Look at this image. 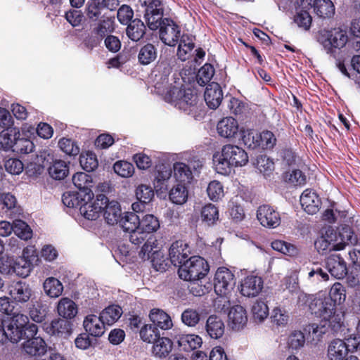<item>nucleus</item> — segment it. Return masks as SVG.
I'll list each match as a JSON object with an SVG mask.
<instances>
[{
  "instance_id": "1",
  "label": "nucleus",
  "mask_w": 360,
  "mask_h": 360,
  "mask_svg": "<svg viewBox=\"0 0 360 360\" xmlns=\"http://www.w3.org/2000/svg\"><path fill=\"white\" fill-rule=\"evenodd\" d=\"M309 309L312 314L324 322V326L333 330H338L343 323L342 314L337 310L334 302L327 296L316 297L309 304Z\"/></svg>"
},
{
  "instance_id": "2",
  "label": "nucleus",
  "mask_w": 360,
  "mask_h": 360,
  "mask_svg": "<svg viewBox=\"0 0 360 360\" xmlns=\"http://www.w3.org/2000/svg\"><path fill=\"white\" fill-rule=\"evenodd\" d=\"M248 155L244 149L232 144L223 146L221 155L214 160L216 171L223 175L229 174L233 167H243L248 162Z\"/></svg>"
},
{
  "instance_id": "3",
  "label": "nucleus",
  "mask_w": 360,
  "mask_h": 360,
  "mask_svg": "<svg viewBox=\"0 0 360 360\" xmlns=\"http://www.w3.org/2000/svg\"><path fill=\"white\" fill-rule=\"evenodd\" d=\"M208 271L207 262L201 257L193 256L179 266L178 274L181 279L193 282L190 286L191 292L195 296H200L204 293V290L202 288L197 290L195 288L197 283L195 281L205 277Z\"/></svg>"
},
{
  "instance_id": "4",
  "label": "nucleus",
  "mask_w": 360,
  "mask_h": 360,
  "mask_svg": "<svg viewBox=\"0 0 360 360\" xmlns=\"http://www.w3.org/2000/svg\"><path fill=\"white\" fill-rule=\"evenodd\" d=\"M167 102L171 103L175 107L193 114L198 108V98L193 90L191 89H181L176 85L170 86L165 94H161Z\"/></svg>"
},
{
  "instance_id": "5",
  "label": "nucleus",
  "mask_w": 360,
  "mask_h": 360,
  "mask_svg": "<svg viewBox=\"0 0 360 360\" xmlns=\"http://www.w3.org/2000/svg\"><path fill=\"white\" fill-rule=\"evenodd\" d=\"M176 63V59L173 57L162 58L156 66L155 89L158 94H165L170 86L174 85L169 82V76Z\"/></svg>"
},
{
  "instance_id": "6",
  "label": "nucleus",
  "mask_w": 360,
  "mask_h": 360,
  "mask_svg": "<svg viewBox=\"0 0 360 360\" xmlns=\"http://www.w3.org/2000/svg\"><path fill=\"white\" fill-rule=\"evenodd\" d=\"M319 41L328 53H333L334 49L343 48L348 41L347 32L340 28L322 30L319 36Z\"/></svg>"
},
{
  "instance_id": "7",
  "label": "nucleus",
  "mask_w": 360,
  "mask_h": 360,
  "mask_svg": "<svg viewBox=\"0 0 360 360\" xmlns=\"http://www.w3.org/2000/svg\"><path fill=\"white\" fill-rule=\"evenodd\" d=\"M235 276L226 267H219L214 276V291L220 296L228 295L235 285Z\"/></svg>"
},
{
  "instance_id": "8",
  "label": "nucleus",
  "mask_w": 360,
  "mask_h": 360,
  "mask_svg": "<svg viewBox=\"0 0 360 360\" xmlns=\"http://www.w3.org/2000/svg\"><path fill=\"white\" fill-rule=\"evenodd\" d=\"M159 29L160 39L167 46H174L181 37L179 26L169 18H164Z\"/></svg>"
},
{
  "instance_id": "9",
  "label": "nucleus",
  "mask_w": 360,
  "mask_h": 360,
  "mask_svg": "<svg viewBox=\"0 0 360 360\" xmlns=\"http://www.w3.org/2000/svg\"><path fill=\"white\" fill-rule=\"evenodd\" d=\"M163 8L160 0H152L146 8L144 18L148 27L156 30L162 25Z\"/></svg>"
},
{
  "instance_id": "10",
  "label": "nucleus",
  "mask_w": 360,
  "mask_h": 360,
  "mask_svg": "<svg viewBox=\"0 0 360 360\" xmlns=\"http://www.w3.org/2000/svg\"><path fill=\"white\" fill-rule=\"evenodd\" d=\"M257 218L262 226L275 229L281 224L280 214L272 207L264 205L258 207L257 211Z\"/></svg>"
},
{
  "instance_id": "11",
  "label": "nucleus",
  "mask_w": 360,
  "mask_h": 360,
  "mask_svg": "<svg viewBox=\"0 0 360 360\" xmlns=\"http://www.w3.org/2000/svg\"><path fill=\"white\" fill-rule=\"evenodd\" d=\"M105 195L103 194L98 195L95 200L81 202L79 207L80 214L88 220L97 219L103 207V203H105Z\"/></svg>"
},
{
  "instance_id": "12",
  "label": "nucleus",
  "mask_w": 360,
  "mask_h": 360,
  "mask_svg": "<svg viewBox=\"0 0 360 360\" xmlns=\"http://www.w3.org/2000/svg\"><path fill=\"white\" fill-rule=\"evenodd\" d=\"M248 314L245 309L240 305L232 307L228 313V325L236 331L243 329L248 323Z\"/></svg>"
},
{
  "instance_id": "13",
  "label": "nucleus",
  "mask_w": 360,
  "mask_h": 360,
  "mask_svg": "<svg viewBox=\"0 0 360 360\" xmlns=\"http://www.w3.org/2000/svg\"><path fill=\"white\" fill-rule=\"evenodd\" d=\"M263 288V281L261 277L250 275L246 276L240 285V293L248 297H256Z\"/></svg>"
},
{
  "instance_id": "14",
  "label": "nucleus",
  "mask_w": 360,
  "mask_h": 360,
  "mask_svg": "<svg viewBox=\"0 0 360 360\" xmlns=\"http://www.w3.org/2000/svg\"><path fill=\"white\" fill-rule=\"evenodd\" d=\"M191 250L187 243L182 240L174 242L169 250L171 262L174 266H181L190 255Z\"/></svg>"
},
{
  "instance_id": "15",
  "label": "nucleus",
  "mask_w": 360,
  "mask_h": 360,
  "mask_svg": "<svg viewBox=\"0 0 360 360\" xmlns=\"http://www.w3.org/2000/svg\"><path fill=\"white\" fill-rule=\"evenodd\" d=\"M9 295L14 302L25 303L31 299L33 291L28 283L18 281L9 287Z\"/></svg>"
},
{
  "instance_id": "16",
  "label": "nucleus",
  "mask_w": 360,
  "mask_h": 360,
  "mask_svg": "<svg viewBox=\"0 0 360 360\" xmlns=\"http://www.w3.org/2000/svg\"><path fill=\"white\" fill-rule=\"evenodd\" d=\"M105 201L107 202L103 203L102 210L105 222L112 226L119 224L122 217V212L120 203L116 200H109L106 196Z\"/></svg>"
},
{
  "instance_id": "17",
  "label": "nucleus",
  "mask_w": 360,
  "mask_h": 360,
  "mask_svg": "<svg viewBox=\"0 0 360 360\" xmlns=\"http://www.w3.org/2000/svg\"><path fill=\"white\" fill-rule=\"evenodd\" d=\"M326 268L330 275L337 278H343L347 273L346 263L339 255H331L326 259Z\"/></svg>"
},
{
  "instance_id": "18",
  "label": "nucleus",
  "mask_w": 360,
  "mask_h": 360,
  "mask_svg": "<svg viewBox=\"0 0 360 360\" xmlns=\"http://www.w3.org/2000/svg\"><path fill=\"white\" fill-rule=\"evenodd\" d=\"M217 130L220 136L226 139H233L238 134L239 124L233 117H226L217 123Z\"/></svg>"
},
{
  "instance_id": "19",
  "label": "nucleus",
  "mask_w": 360,
  "mask_h": 360,
  "mask_svg": "<svg viewBox=\"0 0 360 360\" xmlns=\"http://www.w3.org/2000/svg\"><path fill=\"white\" fill-rule=\"evenodd\" d=\"M172 175V168L165 165H160L155 167L153 185L157 191H166L169 188L168 182Z\"/></svg>"
},
{
  "instance_id": "20",
  "label": "nucleus",
  "mask_w": 360,
  "mask_h": 360,
  "mask_svg": "<svg viewBox=\"0 0 360 360\" xmlns=\"http://www.w3.org/2000/svg\"><path fill=\"white\" fill-rule=\"evenodd\" d=\"M300 204L306 212L314 214L319 210L321 200L314 191L306 189L300 196Z\"/></svg>"
},
{
  "instance_id": "21",
  "label": "nucleus",
  "mask_w": 360,
  "mask_h": 360,
  "mask_svg": "<svg viewBox=\"0 0 360 360\" xmlns=\"http://www.w3.org/2000/svg\"><path fill=\"white\" fill-rule=\"evenodd\" d=\"M205 101L211 109H217L223 99V92L219 84L212 82L206 87L204 94Z\"/></svg>"
},
{
  "instance_id": "22",
  "label": "nucleus",
  "mask_w": 360,
  "mask_h": 360,
  "mask_svg": "<svg viewBox=\"0 0 360 360\" xmlns=\"http://www.w3.org/2000/svg\"><path fill=\"white\" fill-rule=\"evenodd\" d=\"M105 323L101 316H97L94 314L86 316L84 320L83 326L89 335L94 337H101L105 332Z\"/></svg>"
},
{
  "instance_id": "23",
  "label": "nucleus",
  "mask_w": 360,
  "mask_h": 360,
  "mask_svg": "<svg viewBox=\"0 0 360 360\" xmlns=\"http://www.w3.org/2000/svg\"><path fill=\"white\" fill-rule=\"evenodd\" d=\"M149 319L153 322V326L161 330H167L173 327L171 316L162 309L158 308L151 309L149 314Z\"/></svg>"
},
{
  "instance_id": "24",
  "label": "nucleus",
  "mask_w": 360,
  "mask_h": 360,
  "mask_svg": "<svg viewBox=\"0 0 360 360\" xmlns=\"http://www.w3.org/2000/svg\"><path fill=\"white\" fill-rule=\"evenodd\" d=\"M176 339L178 346L185 352L196 349L202 344V338L195 334H181Z\"/></svg>"
},
{
  "instance_id": "25",
  "label": "nucleus",
  "mask_w": 360,
  "mask_h": 360,
  "mask_svg": "<svg viewBox=\"0 0 360 360\" xmlns=\"http://www.w3.org/2000/svg\"><path fill=\"white\" fill-rule=\"evenodd\" d=\"M152 354L158 358L164 359L172 352L173 342L167 337L160 335L153 342Z\"/></svg>"
},
{
  "instance_id": "26",
  "label": "nucleus",
  "mask_w": 360,
  "mask_h": 360,
  "mask_svg": "<svg viewBox=\"0 0 360 360\" xmlns=\"http://www.w3.org/2000/svg\"><path fill=\"white\" fill-rule=\"evenodd\" d=\"M206 331L210 338L219 339L224 333L225 326L222 319L215 315L210 316L205 326Z\"/></svg>"
},
{
  "instance_id": "27",
  "label": "nucleus",
  "mask_w": 360,
  "mask_h": 360,
  "mask_svg": "<svg viewBox=\"0 0 360 360\" xmlns=\"http://www.w3.org/2000/svg\"><path fill=\"white\" fill-rule=\"evenodd\" d=\"M74 185L80 191L85 193V195L89 200L94 195L91 188L93 186L92 177L84 172H77L72 176Z\"/></svg>"
},
{
  "instance_id": "28",
  "label": "nucleus",
  "mask_w": 360,
  "mask_h": 360,
  "mask_svg": "<svg viewBox=\"0 0 360 360\" xmlns=\"http://www.w3.org/2000/svg\"><path fill=\"white\" fill-rule=\"evenodd\" d=\"M348 353L345 342L336 339L330 342L328 347V358L329 360H342Z\"/></svg>"
},
{
  "instance_id": "29",
  "label": "nucleus",
  "mask_w": 360,
  "mask_h": 360,
  "mask_svg": "<svg viewBox=\"0 0 360 360\" xmlns=\"http://www.w3.org/2000/svg\"><path fill=\"white\" fill-rule=\"evenodd\" d=\"M23 349L30 355H42L46 352L45 342L40 337H35L27 340L23 343Z\"/></svg>"
},
{
  "instance_id": "30",
  "label": "nucleus",
  "mask_w": 360,
  "mask_h": 360,
  "mask_svg": "<svg viewBox=\"0 0 360 360\" xmlns=\"http://www.w3.org/2000/svg\"><path fill=\"white\" fill-rule=\"evenodd\" d=\"M57 311L60 316L65 319H72L77 314V307L72 300L63 297L58 302Z\"/></svg>"
},
{
  "instance_id": "31",
  "label": "nucleus",
  "mask_w": 360,
  "mask_h": 360,
  "mask_svg": "<svg viewBox=\"0 0 360 360\" xmlns=\"http://www.w3.org/2000/svg\"><path fill=\"white\" fill-rule=\"evenodd\" d=\"M270 321L276 328H285L290 321L288 312L281 307H275L270 314Z\"/></svg>"
},
{
  "instance_id": "32",
  "label": "nucleus",
  "mask_w": 360,
  "mask_h": 360,
  "mask_svg": "<svg viewBox=\"0 0 360 360\" xmlns=\"http://www.w3.org/2000/svg\"><path fill=\"white\" fill-rule=\"evenodd\" d=\"M43 288L45 293L51 298L58 297L63 291L62 283L54 277L47 278L43 283Z\"/></svg>"
},
{
  "instance_id": "33",
  "label": "nucleus",
  "mask_w": 360,
  "mask_h": 360,
  "mask_svg": "<svg viewBox=\"0 0 360 360\" xmlns=\"http://www.w3.org/2000/svg\"><path fill=\"white\" fill-rule=\"evenodd\" d=\"M314 12L321 18H330L335 13V6L330 0H314Z\"/></svg>"
},
{
  "instance_id": "34",
  "label": "nucleus",
  "mask_w": 360,
  "mask_h": 360,
  "mask_svg": "<svg viewBox=\"0 0 360 360\" xmlns=\"http://www.w3.org/2000/svg\"><path fill=\"white\" fill-rule=\"evenodd\" d=\"M146 32V26L139 19L132 20L127 28V34L128 37L134 41H138L144 36Z\"/></svg>"
},
{
  "instance_id": "35",
  "label": "nucleus",
  "mask_w": 360,
  "mask_h": 360,
  "mask_svg": "<svg viewBox=\"0 0 360 360\" xmlns=\"http://www.w3.org/2000/svg\"><path fill=\"white\" fill-rule=\"evenodd\" d=\"M119 224L125 232L129 233L139 228L140 218L135 212H125L124 215L122 217Z\"/></svg>"
},
{
  "instance_id": "36",
  "label": "nucleus",
  "mask_w": 360,
  "mask_h": 360,
  "mask_svg": "<svg viewBox=\"0 0 360 360\" xmlns=\"http://www.w3.org/2000/svg\"><path fill=\"white\" fill-rule=\"evenodd\" d=\"M179 41L177 56L181 60L185 61L188 59L191 52L194 49V43L188 35H182Z\"/></svg>"
},
{
  "instance_id": "37",
  "label": "nucleus",
  "mask_w": 360,
  "mask_h": 360,
  "mask_svg": "<svg viewBox=\"0 0 360 360\" xmlns=\"http://www.w3.org/2000/svg\"><path fill=\"white\" fill-rule=\"evenodd\" d=\"M315 248L317 251L321 254H326L331 250H341L344 249V245L342 243H334L331 240L326 238V236L319 237L314 243Z\"/></svg>"
},
{
  "instance_id": "38",
  "label": "nucleus",
  "mask_w": 360,
  "mask_h": 360,
  "mask_svg": "<svg viewBox=\"0 0 360 360\" xmlns=\"http://www.w3.org/2000/svg\"><path fill=\"white\" fill-rule=\"evenodd\" d=\"M251 311L255 321L258 323L263 322L269 314L267 304L262 300H257L253 303Z\"/></svg>"
},
{
  "instance_id": "39",
  "label": "nucleus",
  "mask_w": 360,
  "mask_h": 360,
  "mask_svg": "<svg viewBox=\"0 0 360 360\" xmlns=\"http://www.w3.org/2000/svg\"><path fill=\"white\" fill-rule=\"evenodd\" d=\"M69 169L66 162L61 160L53 161L49 167V174L54 179H64L68 174Z\"/></svg>"
},
{
  "instance_id": "40",
  "label": "nucleus",
  "mask_w": 360,
  "mask_h": 360,
  "mask_svg": "<svg viewBox=\"0 0 360 360\" xmlns=\"http://www.w3.org/2000/svg\"><path fill=\"white\" fill-rule=\"evenodd\" d=\"M122 310L117 305H112L102 311L100 316L106 325L110 326L116 322L121 316Z\"/></svg>"
},
{
  "instance_id": "41",
  "label": "nucleus",
  "mask_w": 360,
  "mask_h": 360,
  "mask_svg": "<svg viewBox=\"0 0 360 360\" xmlns=\"http://www.w3.org/2000/svg\"><path fill=\"white\" fill-rule=\"evenodd\" d=\"M188 195V190L186 186L181 184H179L171 189L169 192V199L173 203L183 205L187 201Z\"/></svg>"
},
{
  "instance_id": "42",
  "label": "nucleus",
  "mask_w": 360,
  "mask_h": 360,
  "mask_svg": "<svg viewBox=\"0 0 360 360\" xmlns=\"http://www.w3.org/2000/svg\"><path fill=\"white\" fill-rule=\"evenodd\" d=\"M202 221L207 225H213L219 219V210L217 207L211 203L205 205L201 210Z\"/></svg>"
},
{
  "instance_id": "43",
  "label": "nucleus",
  "mask_w": 360,
  "mask_h": 360,
  "mask_svg": "<svg viewBox=\"0 0 360 360\" xmlns=\"http://www.w3.org/2000/svg\"><path fill=\"white\" fill-rule=\"evenodd\" d=\"M174 177L179 182H189L192 179L190 168L183 162H176L173 166Z\"/></svg>"
},
{
  "instance_id": "44",
  "label": "nucleus",
  "mask_w": 360,
  "mask_h": 360,
  "mask_svg": "<svg viewBox=\"0 0 360 360\" xmlns=\"http://www.w3.org/2000/svg\"><path fill=\"white\" fill-rule=\"evenodd\" d=\"M271 245L274 250L290 257L297 256L299 253L297 247L283 240H276Z\"/></svg>"
},
{
  "instance_id": "45",
  "label": "nucleus",
  "mask_w": 360,
  "mask_h": 360,
  "mask_svg": "<svg viewBox=\"0 0 360 360\" xmlns=\"http://www.w3.org/2000/svg\"><path fill=\"white\" fill-rule=\"evenodd\" d=\"M157 57V51L155 47L151 44H147L139 51L138 58L143 65H148L155 60Z\"/></svg>"
},
{
  "instance_id": "46",
  "label": "nucleus",
  "mask_w": 360,
  "mask_h": 360,
  "mask_svg": "<svg viewBox=\"0 0 360 360\" xmlns=\"http://www.w3.org/2000/svg\"><path fill=\"white\" fill-rule=\"evenodd\" d=\"M256 167L266 178L269 177L274 170V162L266 155H264L257 157Z\"/></svg>"
},
{
  "instance_id": "47",
  "label": "nucleus",
  "mask_w": 360,
  "mask_h": 360,
  "mask_svg": "<svg viewBox=\"0 0 360 360\" xmlns=\"http://www.w3.org/2000/svg\"><path fill=\"white\" fill-rule=\"evenodd\" d=\"M98 20V22L94 27V33L100 37H103L106 34L114 31V20L111 18L103 17L102 19H99Z\"/></svg>"
},
{
  "instance_id": "48",
  "label": "nucleus",
  "mask_w": 360,
  "mask_h": 360,
  "mask_svg": "<svg viewBox=\"0 0 360 360\" xmlns=\"http://www.w3.org/2000/svg\"><path fill=\"white\" fill-rule=\"evenodd\" d=\"M18 143L15 129H4L0 133V146L4 150H9Z\"/></svg>"
},
{
  "instance_id": "49",
  "label": "nucleus",
  "mask_w": 360,
  "mask_h": 360,
  "mask_svg": "<svg viewBox=\"0 0 360 360\" xmlns=\"http://www.w3.org/2000/svg\"><path fill=\"white\" fill-rule=\"evenodd\" d=\"M79 163L83 169L89 172L96 169L98 165L96 155L89 151L80 155Z\"/></svg>"
},
{
  "instance_id": "50",
  "label": "nucleus",
  "mask_w": 360,
  "mask_h": 360,
  "mask_svg": "<svg viewBox=\"0 0 360 360\" xmlns=\"http://www.w3.org/2000/svg\"><path fill=\"white\" fill-rule=\"evenodd\" d=\"M294 22L298 27L307 31L310 29L312 18L307 10L302 8L296 12L294 16Z\"/></svg>"
},
{
  "instance_id": "51",
  "label": "nucleus",
  "mask_w": 360,
  "mask_h": 360,
  "mask_svg": "<svg viewBox=\"0 0 360 360\" xmlns=\"http://www.w3.org/2000/svg\"><path fill=\"white\" fill-rule=\"evenodd\" d=\"M103 8L97 0H91L86 6L85 13L86 17L91 21L98 20L102 17V9Z\"/></svg>"
},
{
  "instance_id": "52",
  "label": "nucleus",
  "mask_w": 360,
  "mask_h": 360,
  "mask_svg": "<svg viewBox=\"0 0 360 360\" xmlns=\"http://www.w3.org/2000/svg\"><path fill=\"white\" fill-rule=\"evenodd\" d=\"M13 232L20 238L27 240L32 237L31 228L22 220H15L13 222Z\"/></svg>"
},
{
  "instance_id": "53",
  "label": "nucleus",
  "mask_w": 360,
  "mask_h": 360,
  "mask_svg": "<svg viewBox=\"0 0 360 360\" xmlns=\"http://www.w3.org/2000/svg\"><path fill=\"white\" fill-rule=\"evenodd\" d=\"M141 339L148 343H153L159 336L158 328L152 324L144 325L139 331Z\"/></svg>"
},
{
  "instance_id": "54",
  "label": "nucleus",
  "mask_w": 360,
  "mask_h": 360,
  "mask_svg": "<svg viewBox=\"0 0 360 360\" xmlns=\"http://www.w3.org/2000/svg\"><path fill=\"white\" fill-rule=\"evenodd\" d=\"M115 172L123 178L131 177L134 173V165L127 161H117L113 165Z\"/></svg>"
},
{
  "instance_id": "55",
  "label": "nucleus",
  "mask_w": 360,
  "mask_h": 360,
  "mask_svg": "<svg viewBox=\"0 0 360 360\" xmlns=\"http://www.w3.org/2000/svg\"><path fill=\"white\" fill-rule=\"evenodd\" d=\"M60 149L68 155H77L79 153V147L77 142L71 139L63 138L58 141Z\"/></svg>"
},
{
  "instance_id": "56",
  "label": "nucleus",
  "mask_w": 360,
  "mask_h": 360,
  "mask_svg": "<svg viewBox=\"0 0 360 360\" xmlns=\"http://www.w3.org/2000/svg\"><path fill=\"white\" fill-rule=\"evenodd\" d=\"M140 227L148 234L156 231L160 227V223L154 215L146 214L140 219Z\"/></svg>"
},
{
  "instance_id": "57",
  "label": "nucleus",
  "mask_w": 360,
  "mask_h": 360,
  "mask_svg": "<svg viewBox=\"0 0 360 360\" xmlns=\"http://www.w3.org/2000/svg\"><path fill=\"white\" fill-rule=\"evenodd\" d=\"M327 297L330 298L335 305L342 303L346 299L345 287L340 283H335L330 288L329 296Z\"/></svg>"
},
{
  "instance_id": "58",
  "label": "nucleus",
  "mask_w": 360,
  "mask_h": 360,
  "mask_svg": "<svg viewBox=\"0 0 360 360\" xmlns=\"http://www.w3.org/2000/svg\"><path fill=\"white\" fill-rule=\"evenodd\" d=\"M158 249L157 239L153 236H150L141 248L139 255L143 260L149 259H151V255L154 250Z\"/></svg>"
},
{
  "instance_id": "59",
  "label": "nucleus",
  "mask_w": 360,
  "mask_h": 360,
  "mask_svg": "<svg viewBox=\"0 0 360 360\" xmlns=\"http://www.w3.org/2000/svg\"><path fill=\"white\" fill-rule=\"evenodd\" d=\"M214 74V69L210 64H205L199 70L196 76L198 84L204 86L208 83Z\"/></svg>"
},
{
  "instance_id": "60",
  "label": "nucleus",
  "mask_w": 360,
  "mask_h": 360,
  "mask_svg": "<svg viewBox=\"0 0 360 360\" xmlns=\"http://www.w3.org/2000/svg\"><path fill=\"white\" fill-rule=\"evenodd\" d=\"M207 192L210 200L217 201L221 199L224 195V186L218 181H211L207 186Z\"/></svg>"
},
{
  "instance_id": "61",
  "label": "nucleus",
  "mask_w": 360,
  "mask_h": 360,
  "mask_svg": "<svg viewBox=\"0 0 360 360\" xmlns=\"http://www.w3.org/2000/svg\"><path fill=\"white\" fill-rule=\"evenodd\" d=\"M14 272L23 278L28 276L32 270V262L20 257L13 265Z\"/></svg>"
},
{
  "instance_id": "62",
  "label": "nucleus",
  "mask_w": 360,
  "mask_h": 360,
  "mask_svg": "<svg viewBox=\"0 0 360 360\" xmlns=\"http://www.w3.org/2000/svg\"><path fill=\"white\" fill-rule=\"evenodd\" d=\"M200 314L195 309H187L181 314L182 322L189 326L194 327L200 321Z\"/></svg>"
},
{
  "instance_id": "63",
  "label": "nucleus",
  "mask_w": 360,
  "mask_h": 360,
  "mask_svg": "<svg viewBox=\"0 0 360 360\" xmlns=\"http://www.w3.org/2000/svg\"><path fill=\"white\" fill-rule=\"evenodd\" d=\"M51 331L53 335H63L70 332V325L67 321L58 319L51 323Z\"/></svg>"
},
{
  "instance_id": "64",
  "label": "nucleus",
  "mask_w": 360,
  "mask_h": 360,
  "mask_svg": "<svg viewBox=\"0 0 360 360\" xmlns=\"http://www.w3.org/2000/svg\"><path fill=\"white\" fill-rule=\"evenodd\" d=\"M259 141H261L260 133L255 131L248 130L243 135V141L248 148L259 147Z\"/></svg>"
}]
</instances>
